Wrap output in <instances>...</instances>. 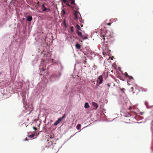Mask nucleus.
Returning <instances> with one entry per match:
<instances>
[{"label": "nucleus", "mask_w": 153, "mask_h": 153, "mask_svg": "<svg viewBox=\"0 0 153 153\" xmlns=\"http://www.w3.org/2000/svg\"><path fill=\"white\" fill-rule=\"evenodd\" d=\"M88 35H86V36L84 37L83 36V37L82 38V39L84 40L86 39H88L87 37Z\"/></svg>", "instance_id": "nucleus-16"}, {"label": "nucleus", "mask_w": 153, "mask_h": 153, "mask_svg": "<svg viewBox=\"0 0 153 153\" xmlns=\"http://www.w3.org/2000/svg\"><path fill=\"white\" fill-rule=\"evenodd\" d=\"M63 23L64 24V25L65 27H66V21L65 20H64L63 21Z\"/></svg>", "instance_id": "nucleus-20"}, {"label": "nucleus", "mask_w": 153, "mask_h": 153, "mask_svg": "<svg viewBox=\"0 0 153 153\" xmlns=\"http://www.w3.org/2000/svg\"><path fill=\"white\" fill-rule=\"evenodd\" d=\"M32 19V17L31 16H27V20L28 22L31 21Z\"/></svg>", "instance_id": "nucleus-6"}, {"label": "nucleus", "mask_w": 153, "mask_h": 153, "mask_svg": "<svg viewBox=\"0 0 153 153\" xmlns=\"http://www.w3.org/2000/svg\"><path fill=\"white\" fill-rule=\"evenodd\" d=\"M42 11H46L48 10V11H50L49 9L48 8H47L46 7H45L44 4H42Z\"/></svg>", "instance_id": "nucleus-3"}, {"label": "nucleus", "mask_w": 153, "mask_h": 153, "mask_svg": "<svg viewBox=\"0 0 153 153\" xmlns=\"http://www.w3.org/2000/svg\"><path fill=\"white\" fill-rule=\"evenodd\" d=\"M107 25H108L110 26L111 25V23H107Z\"/></svg>", "instance_id": "nucleus-27"}, {"label": "nucleus", "mask_w": 153, "mask_h": 153, "mask_svg": "<svg viewBox=\"0 0 153 153\" xmlns=\"http://www.w3.org/2000/svg\"><path fill=\"white\" fill-rule=\"evenodd\" d=\"M66 116V114H64L63 116H62V117H60V118H59V119H61V120H62V119H64L65 117V116Z\"/></svg>", "instance_id": "nucleus-15"}, {"label": "nucleus", "mask_w": 153, "mask_h": 153, "mask_svg": "<svg viewBox=\"0 0 153 153\" xmlns=\"http://www.w3.org/2000/svg\"><path fill=\"white\" fill-rule=\"evenodd\" d=\"M111 36L110 33L109 31H106V33H105V35L103 36L102 37V39H104V42L105 38V37H106L108 39V37Z\"/></svg>", "instance_id": "nucleus-1"}, {"label": "nucleus", "mask_w": 153, "mask_h": 153, "mask_svg": "<svg viewBox=\"0 0 153 153\" xmlns=\"http://www.w3.org/2000/svg\"><path fill=\"white\" fill-rule=\"evenodd\" d=\"M70 4H75V1L74 0H70Z\"/></svg>", "instance_id": "nucleus-14"}, {"label": "nucleus", "mask_w": 153, "mask_h": 153, "mask_svg": "<svg viewBox=\"0 0 153 153\" xmlns=\"http://www.w3.org/2000/svg\"><path fill=\"white\" fill-rule=\"evenodd\" d=\"M70 30L72 33H73L74 31V27L73 26H71L70 27Z\"/></svg>", "instance_id": "nucleus-13"}, {"label": "nucleus", "mask_w": 153, "mask_h": 153, "mask_svg": "<svg viewBox=\"0 0 153 153\" xmlns=\"http://www.w3.org/2000/svg\"><path fill=\"white\" fill-rule=\"evenodd\" d=\"M120 89L121 90V91L123 92L124 93V91H125V89L124 88H122L121 89V88H120Z\"/></svg>", "instance_id": "nucleus-22"}, {"label": "nucleus", "mask_w": 153, "mask_h": 153, "mask_svg": "<svg viewBox=\"0 0 153 153\" xmlns=\"http://www.w3.org/2000/svg\"><path fill=\"white\" fill-rule=\"evenodd\" d=\"M116 82L117 83H118L119 82V80H117V79H115V80Z\"/></svg>", "instance_id": "nucleus-24"}, {"label": "nucleus", "mask_w": 153, "mask_h": 153, "mask_svg": "<svg viewBox=\"0 0 153 153\" xmlns=\"http://www.w3.org/2000/svg\"><path fill=\"white\" fill-rule=\"evenodd\" d=\"M147 91V90H145V91Z\"/></svg>", "instance_id": "nucleus-34"}, {"label": "nucleus", "mask_w": 153, "mask_h": 153, "mask_svg": "<svg viewBox=\"0 0 153 153\" xmlns=\"http://www.w3.org/2000/svg\"><path fill=\"white\" fill-rule=\"evenodd\" d=\"M35 136V135L34 134H31L29 136V137L30 138H33V137Z\"/></svg>", "instance_id": "nucleus-19"}, {"label": "nucleus", "mask_w": 153, "mask_h": 153, "mask_svg": "<svg viewBox=\"0 0 153 153\" xmlns=\"http://www.w3.org/2000/svg\"><path fill=\"white\" fill-rule=\"evenodd\" d=\"M81 127V125L80 124H78L77 125V126H76V128L77 129L79 130Z\"/></svg>", "instance_id": "nucleus-12"}, {"label": "nucleus", "mask_w": 153, "mask_h": 153, "mask_svg": "<svg viewBox=\"0 0 153 153\" xmlns=\"http://www.w3.org/2000/svg\"><path fill=\"white\" fill-rule=\"evenodd\" d=\"M125 75L127 77H128L129 76V75L128 74V73L126 72H125Z\"/></svg>", "instance_id": "nucleus-18"}, {"label": "nucleus", "mask_w": 153, "mask_h": 153, "mask_svg": "<svg viewBox=\"0 0 153 153\" xmlns=\"http://www.w3.org/2000/svg\"><path fill=\"white\" fill-rule=\"evenodd\" d=\"M76 47L78 49H80L81 48V45L78 43H77L76 45Z\"/></svg>", "instance_id": "nucleus-10"}, {"label": "nucleus", "mask_w": 153, "mask_h": 153, "mask_svg": "<svg viewBox=\"0 0 153 153\" xmlns=\"http://www.w3.org/2000/svg\"><path fill=\"white\" fill-rule=\"evenodd\" d=\"M107 85L109 87H110V85L109 83Z\"/></svg>", "instance_id": "nucleus-29"}, {"label": "nucleus", "mask_w": 153, "mask_h": 153, "mask_svg": "<svg viewBox=\"0 0 153 153\" xmlns=\"http://www.w3.org/2000/svg\"><path fill=\"white\" fill-rule=\"evenodd\" d=\"M90 106L88 102H86L85 104L84 107L85 108H88Z\"/></svg>", "instance_id": "nucleus-7"}, {"label": "nucleus", "mask_w": 153, "mask_h": 153, "mask_svg": "<svg viewBox=\"0 0 153 153\" xmlns=\"http://www.w3.org/2000/svg\"><path fill=\"white\" fill-rule=\"evenodd\" d=\"M152 128L153 130V121L152 122Z\"/></svg>", "instance_id": "nucleus-25"}, {"label": "nucleus", "mask_w": 153, "mask_h": 153, "mask_svg": "<svg viewBox=\"0 0 153 153\" xmlns=\"http://www.w3.org/2000/svg\"><path fill=\"white\" fill-rule=\"evenodd\" d=\"M81 26L82 27H83V25H81Z\"/></svg>", "instance_id": "nucleus-32"}, {"label": "nucleus", "mask_w": 153, "mask_h": 153, "mask_svg": "<svg viewBox=\"0 0 153 153\" xmlns=\"http://www.w3.org/2000/svg\"><path fill=\"white\" fill-rule=\"evenodd\" d=\"M79 15V13L77 11H76L74 13V15L75 16V19H77L78 18V16Z\"/></svg>", "instance_id": "nucleus-9"}, {"label": "nucleus", "mask_w": 153, "mask_h": 153, "mask_svg": "<svg viewBox=\"0 0 153 153\" xmlns=\"http://www.w3.org/2000/svg\"><path fill=\"white\" fill-rule=\"evenodd\" d=\"M98 80L97 82L99 84H102L103 82V76L102 75H100L99 76L98 78Z\"/></svg>", "instance_id": "nucleus-2"}, {"label": "nucleus", "mask_w": 153, "mask_h": 153, "mask_svg": "<svg viewBox=\"0 0 153 153\" xmlns=\"http://www.w3.org/2000/svg\"><path fill=\"white\" fill-rule=\"evenodd\" d=\"M75 27L77 29V30H81V28L80 27V26H79V25H78L77 24H76V26Z\"/></svg>", "instance_id": "nucleus-11"}, {"label": "nucleus", "mask_w": 153, "mask_h": 153, "mask_svg": "<svg viewBox=\"0 0 153 153\" xmlns=\"http://www.w3.org/2000/svg\"><path fill=\"white\" fill-rule=\"evenodd\" d=\"M131 89H133V87H131Z\"/></svg>", "instance_id": "nucleus-33"}, {"label": "nucleus", "mask_w": 153, "mask_h": 153, "mask_svg": "<svg viewBox=\"0 0 153 153\" xmlns=\"http://www.w3.org/2000/svg\"><path fill=\"white\" fill-rule=\"evenodd\" d=\"M94 68H97V67L96 66H95V65H94Z\"/></svg>", "instance_id": "nucleus-30"}, {"label": "nucleus", "mask_w": 153, "mask_h": 153, "mask_svg": "<svg viewBox=\"0 0 153 153\" xmlns=\"http://www.w3.org/2000/svg\"><path fill=\"white\" fill-rule=\"evenodd\" d=\"M61 119L59 118L54 123V125L55 126L57 125L61 122Z\"/></svg>", "instance_id": "nucleus-4"}, {"label": "nucleus", "mask_w": 153, "mask_h": 153, "mask_svg": "<svg viewBox=\"0 0 153 153\" xmlns=\"http://www.w3.org/2000/svg\"><path fill=\"white\" fill-rule=\"evenodd\" d=\"M62 0L65 3L67 2L66 0Z\"/></svg>", "instance_id": "nucleus-26"}, {"label": "nucleus", "mask_w": 153, "mask_h": 153, "mask_svg": "<svg viewBox=\"0 0 153 153\" xmlns=\"http://www.w3.org/2000/svg\"><path fill=\"white\" fill-rule=\"evenodd\" d=\"M62 12L64 15L65 14V12L64 10H62Z\"/></svg>", "instance_id": "nucleus-23"}, {"label": "nucleus", "mask_w": 153, "mask_h": 153, "mask_svg": "<svg viewBox=\"0 0 153 153\" xmlns=\"http://www.w3.org/2000/svg\"><path fill=\"white\" fill-rule=\"evenodd\" d=\"M43 71H44V70H45V69H43Z\"/></svg>", "instance_id": "nucleus-35"}, {"label": "nucleus", "mask_w": 153, "mask_h": 153, "mask_svg": "<svg viewBox=\"0 0 153 153\" xmlns=\"http://www.w3.org/2000/svg\"><path fill=\"white\" fill-rule=\"evenodd\" d=\"M133 108L131 106H130L129 108H128V109L130 110L131 111H133L132 110V109Z\"/></svg>", "instance_id": "nucleus-21"}, {"label": "nucleus", "mask_w": 153, "mask_h": 153, "mask_svg": "<svg viewBox=\"0 0 153 153\" xmlns=\"http://www.w3.org/2000/svg\"><path fill=\"white\" fill-rule=\"evenodd\" d=\"M25 140H28V139H27V138H25Z\"/></svg>", "instance_id": "nucleus-31"}, {"label": "nucleus", "mask_w": 153, "mask_h": 153, "mask_svg": "<svg viewBox=\"0 0 153 153\" xmlns=\"http://www.w3.org/2000/svg\"><path fill=\"white\" fill-rule=\"evenodd\" d=\"M92 105L94 106L96 108H97L98 107V105L96 103L94 102H92Z\"/></svg>", "instance_id": "nucleus-8"}, {"label": "nucleus", "mask_w": 153, "mask_h": 153, "mask_svg": "<svg viewBox=\"0 0 153 153\" xmlns=\"http://www.w3.org/2000/svg\"><path fill=\"white\" fill-rule=\"evenodd\" d=\"M128 78L129 79H133V78L131 76H129Z\"/></svg>", "instance_id": "nucleus-17"}, {"label": "nucleus", "mask_w": 153, "mask_h": 153, "mask_svg": "<svg viewBox=\"0 0 153 153\" xmlns=\"http://www.w3.org/2000/svg\"><path fill=\"white\" fill-rule=\"evenodd\" d=\"M76 33L79 36H80L81 38L83 37V36L82 35L81 32L79 31L78 30H76Z\"/></svg>", "instance_id": "nucleus-5"}, {"label": "nucleus", "mask_w": 153, "mask_h": 153, "mask_svg": "<svg viewBox=\"0 0 153 153\" xmlns=\"http://www.w3.org/2000/svg\"><path fill=\"white\" fill-rule=\"evenodd\" d=\"M33 129L35 130V131L37 130V128L36 127H33Z\"/></svg>", "instance_id": "nucleus-28"}]
</instances>
